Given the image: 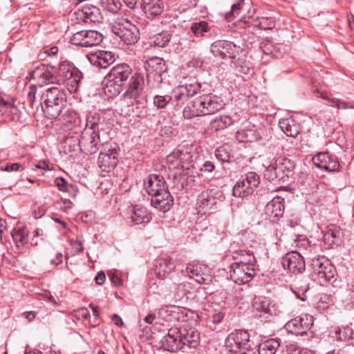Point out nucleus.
<instances>
[{"instance_id":"45","label":"nucleus","mask_w":354,"mask_h":354,"mask_svg":"<svg viewBox=\"0 0 354 354\" xmlns=\"http://www.w3.org/2000/svg\"><path fill=\"white\" fill-rule=\"evenodd\" d=\"M234 258L237 260V261L234 263H239L240 266H254V257L251 253L240 251L235 253Z\"/></svg>"},{"instance_id":"13","label":"nucleus","mask_w":354,"mask_h":354,"mask_svg":"<svg viewBox=\"0 0 354 354\" xmlns=\"http://www.w3.org/2000/svg\"><path fill=\"white\" fill-rule=\"evenodd\" d=\"M250 342V335L248 331L244 330H236L231 333L225 340V344L230 348V351L237 353L245 351L248 349Z\"/></svg>"},{"instance_id":"44","label":"nucleus","mask_w":354,"mask_h":354,"mask_svg":"<svg viewBox=\"0 0 354 354\" xmlns=\"http://www.w3.org/2000/svg\"><path fill=\"white\" fill-rule=\"evenodd\" d=\"M170 97L171 100L176 106L183 104L188 100L185 89L181 85L173 90L172 95Z\"/></svg>"},{"instance_id":"23","label":"nucleus","mask_w":354,"mask_h":354,"mask_svg":"<svg viewBox=\"0 0 354 354\" xmlns=\"http://www.w3.org/2000/svg\"><path fill=\"white\" fill-rule=\"evenodd\" d=\"M263 166L266 167V174L270 172V178L274 179L277 178V170L285 173L286 171H290L294 169V164L288 159L284 157H279L274 160V162H269L263 163Z\"/></svg>"},{"instance_id":"63","label":"nucleus","mask_w":354,"mask_h":354,"mask_svg":"<svg viewBox=\"0 0 354 354\" xmlns=\"http://www.w3.org/2000/svg\"><path fill=\"white\" fill-rule=\"evenodd\" d=\"M20 167L21 165L19 163H12L10 165H7L3 170L6 171H17Z\"/></svg>"},{"instance_id":"38","label":"nucleus","mask_w":354,"mask_h":354,"mask_svg":"<svg viewBox=\"0 0 354 354\" xmlns=\"http://www.w3.org/2000/svg\"><path fill=\"white\" fill-rule=\"evenodd\" d=\"M171 40V35L167 31H162L149 37V42L151 46L158 48L166 46Z\"/></svg>"},{"instance_id":"46","label":"nucleus","mask_w":354,"mask_h":354,"mask_svg":"<svg viewBox=\"0 0 354 354\" xmlns=\"http://www.w3.org/2000/svg\"><path fill=\"white\" fill-rule=\"evenodd\" d=\"M183 117L185 119H191L194 117L203 116L202 110L196 106V99H195L192 105L185 107L183 111Z\"/></svg>"},{"instance_id":"33","label":"nucleus","mask_w":354,"mask_h":354,"mask_svg":"<svg viewBox=\"0 0 354 354\" xmlns=\"http://www.w3.org/2000/svg\"><path fill=\"white\" fill-rule=\"evenodd\" d=\"M56 119L68 127H71L73 124L76 126L80 123V118L78 114L73 110L67 109L66 106Z\"/></svg>"},{"instance_id":"11","label":"nucleus","mask_w":354,"mask_h":354,"mask_svg":"<svg viewBox=\"0 0 354 354\" xmlns=\"http://www.w3.org/2000/svg\"><path fill=\"white\" fill-rule=\"evenodd\" d=\"M102 40V35L93 30L78 31L74 33L70 39L73 45L86 48L97 46Z\"/></svg>"},{"instance_id":"57","label":"nucleus","mask_w":354,"mask_h":354,"mask_svg":"<svg viewBox=\"0 0 354 354\" xmlns=\"http://www.w3.org/2000/svg\"><path fill=\"white\" fill-rule=\"evenodd\" d=\"M212 94L200 96L198 98H196V106L199 107L201 110L206 109L209 107L210 99Z\"/></svg>"},{"instance_id":"18","label":"nucleus","mask_w":354,"mask_h":354,"mask_svg":"<svg viewBox=\"0 0 354 354\" xmlns=\"http://www.w3.org/2000/svg\"><path fill=\"white\" fill-rule=\"evenodd\" d=\"M304 256L299 252L292 251L283 256L281 265L284 269L295 274L301 273L306 268Z\"/></svg>"},{"instance_id":"53","label":"nucleus","mask_w":354,"mask_h":354,"mask_svg":"<svg viewBox=\"0 0 354 354\" xmlns=\"http://www.w3.org/2000/svg\"><path fill=\"white\" fill-rule=\"evenodd\" d=\"M12 241L18 250V253H21V247L22 246V228L18 227L12 230L11 232Z\"/></svg>"},{"instance_id":"32","label":"nucleus","mask_w":354,"mask_h":354,"mask_svg":"<svg viewBox=\"0 0 354 354\" xmlns=\"http://www.w3.org/2000/svg\"><path fill=\"white\" fill-rule=\"evenodd\" d=\"M147 73L163 74L167 71L165 62L159 57H153L145 62Z\"/></svg>"},{"instance_id":"2","label":"nucleus","mask_w":354,"mask_h":354,"mask_svg":"<svg viewBox=\"0 0 354 354\" xmlns=\"http://www.w3.org/2000/svg\"><path fill=\"white\" fill-rule=\"evenodd\" d=\"M42 109L49 118H57L66 106L64 90L57 86L48 88L42 95Z\"/></svg>"},{"instance_id":"42","label":"nucleus","mask_w":354,"mask_h":354,"mask_svg":"<svg viewBox=\"0 0 354 354\" xmlns=\"http://www.w3.org/2000/svg\"><path fill=\"white\" fill-rule=\"evenodd\" d=\"M210 26L205 21H198L193 22L190 26V31L196 37H201L209 32Z\"/></svg>"},{"instance_id":"49","label":"nucleus","mask_w":354,"mask_h":354,"mask_svg":"<svg viewBox=\"0 0 354 354\" xmlns=\"http://www.w3.org/2000/svg\"><path fill=\"white\" fill-rule=\"evenodd\" d=\"M176 313L171 310V307L165 306L159 309L157 313V319L165 322H172L176 319Z\"/></svg>"},{"instance_id":"56","label":"nucleus","mask_w":354,"mask_h":354,"mask_svg":"<svg viewBox=\"0 0 354 354\" xmlns=\"http://www.w3.org/2000/svg\"><path fill=\"white\" fill-rule=\"evenodd\" d=\"M244 2L245 0H238L236 3L232 4L230 12L226 15V18L230 19L231 17L238 16L240 14L241 10L243 9Z\"/></svg>"},{"instance_id":"64","label":"nucleus","mask_w":354,"mask_h":354,"mask_svg":"<svg viewBox=\"0 0 354 354\" xmlns=\"http://www.w3.org/2000/svg\"><path fill=\"white\" fill-rule=\"evenodd\" d=\"M106 276L105 274L101 271L97 273V274L95 277V280L96 283L99 285H102L105 281Z\"/></svg>"},{"instance_id":"3","label":"nucleus","mask_w":354,"mask_h":354,"mask_svg":"<svg viewBox=\"0 0 354 354\" xmlns=\"http://www.w3.org/2000/svg\"><path fill=\"white\" fill-rule=\"evenodd\" d=\"M131 73V68L126 64L113 67L104 77L105 93L110 97L118 95L122 91L123 83L129 78Z\"/></svg>"},{"instance_id":"30","label":"nucleus","mask_w":354,"mask_h":354,"mask_svg":"<svg viewBox=\"0 0 354 354\" xmlns=\"http://www.w3.org/2000/svg\"><path fill=\"white\" fill-rule=\"evenodd\" d=\"M129 218L132 223L138 225L149 222L151 216L145 207L141 205H136L131 210Z\"/></svg>"},{"instance_id":"40","label":"nucleus","mask_w":354,"mask_h":354,"mask_svg":"<svg viewBox=\"0 0 354 354\" xmlns=\"http://www.w3.org/2000/svg\"><path fill=\"white\" fill-rule=\"evenodd\" d=\"M224 105L225 104L221 97L212 95L209 107H207L206 109L202 110L203 115L214 114L223 109Z\"/></svg>"},{"instance_id":"39","label":"nucleus","mask_w":354,"mask_h":354,"mask_svg":"<svg viewBox=\"0 0 354 354\" xmlns=\"http://www.w3.org/2000/svg\"><path fill=\"white\" fill-rule=\"evenodd\" d=\"M175 268L174 263L168 259H160L156 267V273L159 277L165 278Z\"/></svg>"},{"instance_id":"6","label":"nucleus","mask_w":354,"mask_h":354,"mask_svg":"<svg viewBox=\"0 0 354 354\" xmlns=\"http://www.w3.org/2000/svg\"><path fill=\"white\" fill-rule=\"evenodd\" d=\"M311 274L320 284L330 281L336 274L335 268L324 257L311 258Z\"/></svg>"},{"instance_id":"31","label":"nucleus","mask_w":354,"mask_h":354,"mask_svg":"<svg viewBox=\"0 0 354 354\" xmlns=\"http://www.w3.org/2000/svg\"><path fill=\"white\" fill-rule=\"evenodd\" d=\"M342 232L337 228L329 229L324 234L323 241L326 247L332 248L338 246L342 243Z\"/></svg>"},{"instance_id":"28","label":"nucleus","mask_w":354,"mask_h":354,"mask_svg":"<svg viewBox=\"0 0 354 354\" xmlns=\"http://www.w3.org/2000/svg\"><path fill=\"white\" fill-rule=\"evenodd\" d=\"M284 205L280 197L274 198L265 207V213L270 219H278L283 214Z\"/></svg>"},{"instance_id":"52","label":"nucleus","mask_w":354,"mask_h":354,"mask_svg":"<svg viewBox=\"0 0 354 354\" xmlns=\"http://www.w3.org/2000/svg\"><path fill=\"white\" fill-rule=\"evenodd\" d=\"M162 74L147 73V84L153 89L160 88L162 82Z\"/></svg>"},{"instance_id":"21","label":"nucleus","mask_w":354,"mask_h":354,"mask_svg":"<svg viewBox=\"0 0 354 354\" xmlns=\"http://www.w3.org/2000/svg\"><path fill=\"white\" fill-rule=\"evenodd\" d=\"M187 275L200 284L209 283L212 281L209 268L202 263L189 264L186 268Z\"/></svg>"},{"instance_id":"29","label":"nucleus","mask_w":354,"mask_h":354,"mask_svg":"<svg viewBox=\"0 0 354 354\" xmlns=\"http://www.w3.org/2000/svg\"><path fill=\"white\" fill-rule=\"evenodd\" d=\"M181 338L183 339L185 346L187 345L190 348H195L199 342V333L192 327H187L181 326Z\"/></svg>"},{"instance_id":"7","label":"nucleus","mask_w":354,"mask_h":354,"mask_svg":"<svg viewBox=\"0 0 354 354\" xmlns=\"http://www.w3.org/2000/svg\"><path fill=\"white\" fill-rule=\"evenodd\" d=\"M223 198L222 192L216 189L203 191L198 197L197 205L199 213L212 214L218 209V201Z\"/></svg>"},{"instance_id":"36","label":"nucleus","mask_w":354,"mask_h":354,"mask_svg":"<svg viewBox=\"0 0 354 354\" xmlns=\"http://www.w3.org/2000/svg\"><path fill=\"white\" fill-rule=\"evenodd\" d=\"M330 334L337 341L348 342L353 339V331L349 326L335 327Z\"/></svg>"},{"instance_id":"4","label":"nucleus","mask_w":354,"mask_h":354,"mask_svg":"<svg viewBox=\"0 0 354 354\" xmlns=\"http://www.w3.org/2000/svg\"><path fill=\"white\" fill-rule=\"evenodd\" d=\"M57 69V78L62 77L64 79L67 89L71 93H76L83 77L81 71L72 63L67 61L62 62Z\"/></svg>"},{"instance_id":"48","label":"nucleus","mask_w":354,"mask_h":354,"mask_svg":"<svg viewBox=\"0 0 354 354\" xmlns=\"http://www.w3.org/2000/svg\"><path fill=\"white\" fill-rule=\"evenodd\" d=\"M322 97L326 100H328L330 103V106L333 107H335L339 110H344L348 109H354V106L351 104L350 102L335 98V97H328L326 96H322Z\"/></svg>"},{"instance_id":"17","label":"nucleus","mask_w":354,"mask_h":354,"mask_svg":"<svg viewBox=\"0 0 354 354\" xmlns=\"http://www.w3.org/2000/svg\"><path fill=\"white\" fill-rule=\"evenodd\" d=\"M73 16L78 24L96 23L102 19L100 9L93 5H85L81 8H77Z\"/></svg>"},{"instance_id":"27","label":"nucleus","mask_w":354,"mask_h":354,"mask_svg":"<svg viewBox=\"0 0 354 354\" xmlns=\"http://www.w3.org/2000/svg\"><path fill=\"white\" fill-rule=\"evenodd\" d=\"M142 10L148 18L159 16L164 10L163 0H142Z\"/></svg>"},{"instance_id":"59","label":"nucleus","mask_w":354,"mask_h":354,"mask_svg":"<svg viewBox=\"0 0 354 354\" xmlns=\"http://www.w3.org/2000/svg\"><path fill=\"white\" fill-rule=\"evenodd\" d=\"M224 318V313L221 311H214L212 313L209 317V322H212L213 324H219L221 323Z\"/></svg>"},{"instance_id":"55","label":"nucleus","mask_w":354,"mask_h":354,"mask_svg":"<svg viewBox=\"0 0 354 354\" xmlns=\"http://www.w3.org/2000/svg\"><path fill=\"white\" fill-rule=\"evenodd\" d=\"M171 101L169 95H156L153 97V104L158 109H164Z\"/></svg>"},{"instance_id":"50","label":"nucleus","mask_w":354,"mask_h":354,"mask_svg":"<svg viewBox=\"0 0 354 354\" xmlns=\"http://www.w3.org/2000/svg\"><path fill=\"white\" fill-rule=\"evenodd\" d=\"M263 30H272L275 27V21L271 17H258L257 22L254 24Z\"/></svg>"},{"instance_id":"5","label":"nucleus","mask_w":354,"mask_h":354,"mask_svg":"<svg viewBox=\"0 0 354 354\" xmlns=\"http://www.w3.org/2000/svg\"><path fill=\"white\" fill-rule=\"evenodd\" d=\"M169 169H183L194 167V158L190 147L181 146L167 156Z\"/></svg>"},{"instance_id":"24","label":"nucleus","mask_w":354,"mask_h":354,"mask_svg":"<svg viewBox=\"0 0 354 354\" xmlns=\"http://www.w3.org/2000/svg\"><path fill=\"white\" fill-rule=\"evenodd\" d=\"M144 84V77L139 73H135L130 77L127 91L123 94L124 97L134 100L138 98L142 93Z\"/></svg>"},{"instance_id":"47","label":"nucleus","mask_w":354,"mask_h":354,"mask_svg":"<svg viewBox=\"0 0 354 354\" xmlns=\"http://www.w3.org/2000/svg\"><path fill=\"white\" fill-rule=\"evenodd\" d=\"M192 289L191 284L189 283H181L178 285L175 292V297L178 300L183 299L184 298L187 299V295L191 293L190 290Z\"/></svg>"},{"instance_id":"60","label":"nucleus","mask_w":354,"mask_h":354,"mask_svg":"<svg viewBox=\"0 0 354 354\" xmlns=\"http://www.w3.org/2000/svg\"><path fill=\"white\" fill-rule=\"evenodd\" d=\"M180 44L184 48L192 49L196 48V46L198 44V42L194 39H190L189 38H182L180 39Z\"/></svg>"},{"instance_id":"10","label":"nucleus","mask_w":354,"mask_h":354,"mask_svg":"<svg viewBox=\"0 0 354 354\" xmlns=\"http://www.w3.org/2000/svg\"><path fill=\"white\" fill-rule=\"evenodd\" d=\"M260 183L259 176L255 172H249L245 178L238 181L234 186L232 193L236 197H245L252 194Z\"/></svg>"},{"instance_id":"51","label":"nucleus","mask_w":354,"mask_h":354,"mask_svg":"<svg viewBox=\"0 0 354 354\" xmlns=\"http://www.w3.org/2000/svg\"><path fill=\"white\" fill-rule=\"evenodd\" d=\"M100 5L104 9L113 13L117 12L122 6L119 0H100Z\"/></svg>"},{"instance_id":"34","label":"nucleus","mask_w":354,"mask_h":354,"mask_svg":"<svg viewBox=\"0 0 354 354\" xmlns=\"http://www.w3.org/2000/svg\"><path fill=\"white\" fill-rule=\"evenodd\" d=\"M280 127L283 133L290 137H296L299 133V124L292 118H285L279 122Z\"/></svg>"},{"instance_id":"20","label":"nucleus","mask_w":354,"mask_h":354,"mask_svg":"<svg viewBox=\"0 0 354 354\" xmlns=\"http://www.w3.org/2000/svg\"><path fill=\"white\" fill-rule=\"evenodd\" d=\"M239 47L234 44L225 41L218 40L211 46V52L216 57L221 58H234L239 54Z\"/></svg>"},{"instance_id":"19","label":"nucleus","mask_w":354,"mask_h":354,"mask_svg":"<svg viewBox=\"0 0 354 354\" xmlns=\"http://www.w3.org/2000/svg\"><path fill=\"white\" fill-rule=\"evenodd\" d=\"M255 274L253 266H240L232 263L230 269V277L237 284H245L252 280Z\"/></svg>"},{"instance_id":"12","label":"nucleus","mask_w":354,"mask_h":354,"mask_svg":"<svg viewBox=\"0 0 354 354\" xmlns=\"http://www.w3.org/2000/svg\"><path fill=\"white\" fill-rule=\"evenodd\" d=\"M253 307L259 313L258 317L263 319L279 316L281 313L279 306L275 301L264 297L255 298Z\"/></svg>"},{"instance_id":"54","label":"nucleus","mask_w":354,"mask_h":354,"mask_svg":"<svg viewBox=\"0 0 354 354\" xmlns=\"http://www.w3.org/2000/svg\"><path fill=\"white\" fill-rule=\"evenodd\" d=\"M181 86L185 89V91L188 99L191 97H193L194 95L198 93L201 91V85L198 82L186 84L185 85Z\"/></svg>"},{"instance_id":"61","label":"nucleus","mask_w":354,"mask_h":354,"mask_svg":"<svg viewBox=\"0 0 354 354\" xmlns=\"http://www.w3.org/2000/svg\"><path fill=\"white\" fill-rule=\"evenodd\" d=\"M55 183L59 189L62 192H67L68 184L66 180L62 177H57L55 180Z\"/></svg>"},{"instance_id":"37","label":"nucleus","mask_w":354,"mask_h":354,"mask_svg":"<svg viewBox=\"0 0 354 354\" xmlns=\"http://www.w3.org/2000/svg\"><path fill=\"white\" fill-rule=\"evenodd\" d=\"M280 346L279 339H269L259 345V354H275Z\"/></svg>"},{"instance_id":"35","label":"nucleus","mask_w":354,"mask_h":354,"mask_svg":"<svg viewBox=\"0 0 354 354\" xmlns=\"http://www.w3.org/2000/svg\"><path fill=\"white\" fill-rule=\"evenodd\" d=\"M128 27L129 28L124 30V32L120 34L118 37L124 44L131 45L137 42L139 38V30L132 23Z\"/></svg>"},{"instance_id":"62","label":"nucleus","mask_w":354,"mask_h":354,"mask_svg":"<svg viewBox=\"0 0 354 354\" xmlns=\"http://www.w3.org/2000/svg\"><path fill=\"white\" fill-rule=\"evenodd\" d=\"M215 166L211 161H206L201 168L202 171L212 172L214 170Z\"/></svg>"},{"instance_id":"16","label":"nucleus","mask_w":354,"mask_h":354,"mask_svg":"<svg viewBox=\"0 0 354 354\" xmlns=\"http://www.w3.org/2000/svg\"><path fill=\"white\" fill-rule=\"evenodd\" d=\"M119 149L117 146H110L106 143L103 145V151H101L98 157V165L104 171L113 169L118 164Z\"/></svg>"},{"instance_id":"1","label":"nucleus","mask_w":354,"mask_h":354,"mask_svg":"<svg viewBox=\"0 0 354 354\" xmlns=\"http://www.w3.org/2000/svg\"><path fill=\"white\" fill-rule=\"evenodd\" d=\"M145 189L152 196L151 203L155 208L166 212L173 205V198L162 176L149 175L145 180Z\"/></svg>"},{"instance_id":"26","label":"nucleus","mask_w":354,"mask_h":354,"mask_svg":"<svg viewBox=\"0 0 354 354\" xmlns=\"http://www.w3.org/2000/svg\"><path fill=\"white\" fill-rule=\"evenodd\" d=\"M88 59L92 65L106 68L114 62L115 56L111 51L100 50L91 54Z\"/></svg>"},{"instance_id":"14","label":"nucleus","mask_w":354,"mask_h":354,"mask_svg":"<svg viewBox=\"0 0 354 354\" xmlns=\"http://www.w3.org/2000/svg\"><path fill=\"white\" fill-rule=\"evenodd\" d=\"M313 317L308 314H303L289 320L285 325L288 333L296 335L306 334L313 326Z\"/></svg>"},{"instance_id":"8","label":"nucleus","mask_w":354,"mask_h":354,"mask_svg":"<svg viewBox=\"0 0 354 354\" xmlns=\"http://www.w3.org/2000/svg\"><path fill=\"white\" fill-rule=\"evenodd\" d=\"M95 126L88 127L87 125L82 131L79 140L80 150L85 154H94L99 150L100 143V133L95 130Z\"/></svg>"},{"instance_id":"22","label":"nucleus","mask_w":354,"mask_h":354,"mask_svg":"<svg viewBox=\"0 0 354 354\" xmlns=\"http://www.w3.org/2000/svg\"><path fill=\"white\" fill-rule=\"evenodd\" d=\"M314 165L328 171H335L339 169V164L337 158L328 152H319L313 158Z\"/></svg>"},{"instance_id":"15","label":"nucleus","mask_w":354,"mask_h":354,"mask_svg":"<svg viewBox=\"0 0 354 354\" xmlns=\"http://www.w3.org/2000/svg\"><path fill=\"white\" fill-rule=\"evenodd\" d=\"M181 335V325L170 328L160 341L162 347L171 352H177L182 349L185 343Z\"/></svg>"},{"instance_id":"43","label":"nucleus","mask_w":354,"mask_h":354,"mask_svg":"<svg viewBox=\"0 0 354 354\" xmlns=\"http://www.w3.org/2000/svg\"><path fill=\"white\" fill-rule=\"evenodd\" d=\"M131 23V22L127 19L118 17L111 24V30L114 35L118 37L120 34L124 32V30L129 28L128 26Z\"/></svg>"},{"instance_id":"9","label":"nucleus","mask_w":354,"mask_h":354,"mask_svg":"<svg viewBox=\"0 0 354 354\" xmlns=\"http://www.w3.org/2000/svg\"><path fill=\"white\" fill-rule=\"evenodd\" d=\"M57 67L39 63L29 71L26 78L29 80H35L39 84H53L57 82Z\"/></svg>"},{"instance_id":"58","label":"nucleus","mask_w":354,"mask_h":354,"mask_svg":"<svg viewBox=\"0 0 354 354\" xmlns=\"http://www.w3.org/2000/svg\"><path fill=\"white\" fill-rule=\"evenodd\" d=\"M37 86L35 84H30L27 93V101L31 107H33L36 99Z\"/></svg>"},{"instance_id":"25","label":"nucleus","mask_w":354,"mask_h":354,"mask_svg":"<svg viewBox=\"0 0 354 354\" xmlns=\"http://www.w3.org/2000/svg\"><path fill=\"white\" fill-rule=\"evenodd\" d=\"M194 167L183 169L174 174V187L178 190H182L188 186H192L195 182L196 176Z\"/></svg>"},{"instance_id":"41","label":"nucleus","mask_w":354,"mask_h":354,"mask_svg":"<svg viewBox=\"0 0 354 354\" xmlns=\"http://www.w3.org/2000/svg\"><path fill=\"white\" fill-rule=\"evenodd\" d=\"M233 124V120L231 117L228 115H221L216 118L211 122V129L215 131L223 130L227 127Z\"/></svg>"}]
</instances>
